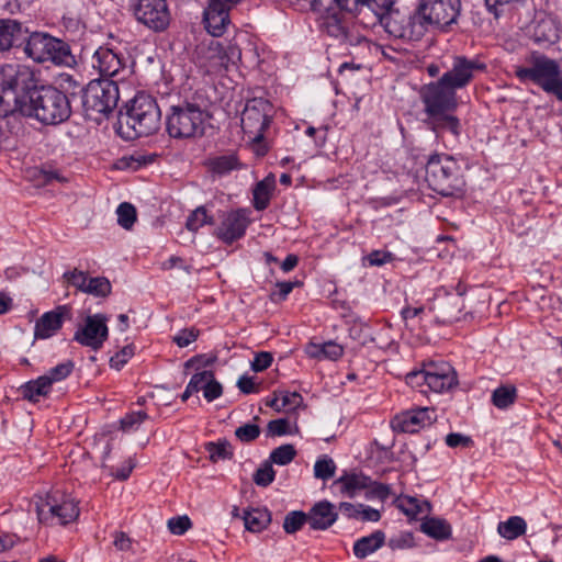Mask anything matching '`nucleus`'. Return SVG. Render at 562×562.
I'll return each mask as SVG.
<instances>
[{
    "instance_id": "2",
    "label": "nucleus",
    "mask_w": 562,
    "mask_h": 562,
    "mask_svg": "<svg viewBox=\"0 0 562 562\" xmlns=\"http://www.w3.org/2000/svg\"><path fill=\"white\" fill-rule=\"evenodd\" d=\"M41 86L40 79L30 67L4 65L0 77V114L20 119L24 104L34 98Z\"/></svg>"
},
{
    "instance_id": "52",
    "label": "nucleus",
    "mask_w": 562,
    "mask_h": 562,
    "mask_svg": "<svg viewBox=\"0 0 562 562\" xmlns=\"http://www.w3.org/2000/svg\"><path fill=\"white\" fill-rule=\"evenodd\" d=\"M259 435L260 427L255 424H245L235 430L236 438L245 443L256 440Z\"/></svg>"
},
{
    "instance_id": "38",
    "label": "nucleus",
    "mask_w": 562,
    "mask_h": 562,
    "mask_svg": "<svg viewBox=\"0 0 562 562\" xmlns=\"http://www.w3.org/2000/svg\"><path fill=\"white\" fill-rule=\"evenodd\" d=\"M204 449L209 452V459L213 463H216L220 460H231L234 457L232 445L226 439H221L216 442H205Z\"/></svg>"
},
{
    "instance_id": "50",
    "label": "nucleus",
    "mask_w": 562,
    "mask_h": 562,
    "mask_svg": "<svg viewBox=\"0 0 562 562\" xmlns=\"http://www.w3.org/2000/svg\"><path fill=\"white\" fill-rule=\"evenodd\" d=\"M428 364L425 366L422 370L412 371L406 374V383L411 387L420 389L422 393H425L426 390L423 387L426 385L428 387Z\"/></svg>"
},
{
    "instance_id": "58",
    "label": "nucleus",
    "mask_w": 562,
    "mask_h": 562,
    "mask_svg": "<svg viewBox=\"0 0 562 562\" xmlns=\"http://www.w3.org/2000/svg\"><path fill=\"white\" fill-rule=\"evenodd\" d=\"M199 331L194 328H184L180 330L175 337L173 341L180 347H187L191 342L195 341L198 338Z\"/></svg>"
},
{
    "instance_id": "13",
    "label": "nucleus",
    "mask_w": 562,
    "mask_h": 562,
    "mask_svg": "<svg viewBox=\"0 0 562 562\" xmlns=\"http://www.w3.org/2000/svg\"><path fill=\"white\" fill-rule=\"evenodd\" d=\"M272 104L263 98H252L246 102L241 113V128L245 134L252 135L259 143L271 122Z\"/></svg>"
},
{
    "instance_id": "4",
    "label": "nucleus",
    "mask_w": 562,
    "mask_h": 562,
    "mask_svg": "<svg viewBox=\"0 0 562 562\" xmlns=\"http://www.w3.org/2000/svg\"><path fill=\"white\" fill-rule=\"evenodd\" d=\"M71 115L70 100L66 93L54 86L42 85L34 98L24 104L21 116L36 119L45 125L66 122Z\"/></svg>"
},
{
    "instance_id": "16",
    "label": "nucleus",
    "mask_w": 562,
    "mask_h": 562,
    "mask_svg": "<svg viewBox=\"0 0 562 562\" xmlns=\"http://www.w3.org/2000/svg\"><path fill=\"white\" fill-rule=\"evenodd\" d=\"M437 419L434 408L417 407L402 412L391 420V427L396 432L415 434Z\"/></svg>"
},
{
    "instance_id": "20",
    "label": "nucleus",
    "mask_w": 562,
    "mask_h": 562,
    "mask_svg": "<svg viewBox=\"0 0 562 562\" xmlns=\"http://www.w3.org/2000/svg\"><path fill=\"white\" fill-rule=\"evenodd\" d=\"M428 389L442 393L449 391L458 384L457 372L447 362L428 364Z\"/></svg>"
},
{
    "instance_id": "25",
    "label": "nucleus",
    "mask_w": 562,
    "mask_h": 562,
    "mask_svg": "<svg viewBox=\"0 0 562 562\" xmlns=\"http://www.w3.org/2000/svg\"><path fill=\"white\" fill-rule=\"evenodd\" d=\"M419 16L417 9H415L413 13H404V22L400 24L402 25V30H400V33H396L394 37L406 41L422 40L426 34V29Z\"/></svg>"
},
{
    "instance_id": "10",
    "label": "nucleus",
    "mask_w": 562,
    "mask_h": 562,
    "mask_svg": "<svg viewBox=\"0 0 562 562\" xmlns=\"http://www.w3.org/2000/svg\"><path fill=\"white\" fill-rule=\"evenodd\" d=\"M23 50L36 63L52 61L55 65H68L72 59L69 46L47 33L29 34Z\"/></svg>"
},
{
    "instance_id": "40",
    "label": "nucleus",
    "mask_w": 562,
    "mask_h": 562,
    "mask_svg": "<svg viewBox=\"0 0 562 562\" xmlns=\"http://www.w3.org/2000/svg\"><path fill=\"white\" fill-rule=\"evenodd\" d=\"M20 125L21 120L19 117L0 114V147H10L12 136Z\"/></svg>"
},
{
    "instance_id": "6",
    "label": "nucleus",
    "mask_w": 562,
    "mask_h": 562,
    "mask_svg": "<svg viewBox=\"0 0 562 562\" xmlns=\"http://www.w3.org/2000/svg\"><path fill=\"white\" fill-rule=\"evenodd\" d=\"M209 119V112L198 103L182 101L169 108L166 131L170 137L177 139L202 136Z\"/></svg>"
},
{
    "instance_id": "17",
    "label": "nucleus",
    "mask_w": 562,
    "mask_h": 562,
    "mask_svg": "<svg viewBox=\"0 0 562 562\" xmlns=\"http://www.w3.org/2000/svg\"><path fill=\"white\" fill-rule=\"evenodd\" d=\"M240 0H209L204 10L203 23L213 37L222 36L231 24L229 10Z\"/></svg>"
},
{
    "instance_id": "42",
    "label": "nucleus",
    "mask_w": 562,
    "mask_h": 562,
    "mask_svg": "<svg viewBox=\"0 0 562 562\" xmlns=\"http://www.w3.org/2000/svg\"><path fill=\"white\" fill-rule=\"evenodd\" d=\"M117 223L124 229H131L136 222L137 213L133 204L123 202L117 206Z\"/></svg>"
},
{
    "instance_id": "54",
    "label": "nucleus",
    "mask_w": 562,
    "mask_h": 562,
    "mask_svg": "<svg viewBox=\"0 0 562 562\" xmlns=\"http://www.w3.org/2000/svg\"><path fill=\"white\" fill-rule=\"evenodd\" d=\"M289 420L286 418H279L270 420L267 425V436H284L289 432Z\"/></svg>"
},
{
    "instance_id": "49",
    "label": "nucleus",
    "mask_w": 562,
    "mask_h": 562,
    "mask_svg": "<svg viewBox=\"0 0 562 562\" xmlns=\"http://www.w3.org/2000/svg\"><path fill=\"white\" fill-rule=\"evenodd\" d=\"M135 346L133 344L124 346L110 358V367L121 370L127 361L134 356Z\"/></svg>"
},
{
    "instance_id": "28",
    "label": "nucleus",
    "mask_w": 562,
    "mask_h": 562,
    "mask_svg": "<svg viewBox=\"0 0 562 562\" xmlns=\"http://www.w3.org/2000/svg\"><path fill=\"white\" fill-rule=\"evenodd\" d=\"M371 479L361 473H346L335 481L336 485H340L342 494L353 497L360 490L369 487Z\"/></svg>"
},
{
    "instance_id": "23",
    "label": "nucleus",
    "mask_w": 562,
    "mask_h": 562,
    "mask_svg": "<svg viewBox=\"0 0 562 562\" xmlns=\"http://www.w3.org/2000/svg\"><path fill=\"white\" fill-rule=\"evenodd\" d=\"M312 5L319 12L318 26L323 33L340 34L341 24H339L335 11L339 7L333 0H313Z\"/></svg>"
},
{
    "instance_id": "37",
    "label": "nucleus",
    "mask_w": 562,
    "mask_h": 562,
    "mask_svg": "<svg viewBox=\"0 0 562 562\" xmlns=\"http://www.w3.org/2000/svg\"><path fill=\"white\" fill-rule=\"evenodd\" d=\"M517 396V389L515 385L503 384L493 391L491 402L498 409H506L516 402Z\"/></svg>"
},
{
    "instance_id": "60",
    "label": "nucleus",
    "mask_w": 562,
    "mask_h": 562,
    "mask_svg": "<svg viewBox=\"0 0 562 562\" xmlns=\"http://www.w3.org/2000/svg\"><path fill=\"white\" fill-rule=\"evenodd\" d=\"M294 285L295 283L289 281L278 282V291H273L270 294V300L274 303L284 301L288 297V295L292 292Z\"/></svg>"
},
{
    "instance_id": "12",
    "label": "nucleus",
    "mask_w": 562,
    "mask_h": 562,
    "mask_svg": "<svg viewBox=\"0 0 562 562\" xmlns=\"http://www.w3.org/2000/svg\"><path fill=\"white\" fill-rule=\"evenodd\" d=\"M203 66L209 74H220L227 71L231 66H236L241 60V50L232 43H222L211 40L207 45L200 47Z\"/></svg>"
},
{
    "instance_id": "34",
    "label": "nucleus",
    "mask_w": 562,
    "mask_h": 562,
    "mask_svg": "<svg viewBox=\"0 0 562 562\" xmlns=\"http://www.w3.org/2000/svg\"><path fill=\"white\" fill-rule=\"evenodd\" d=\"M52 390L48 379L38 376L35 380H31L20 387L23 398L30 402H38L40 397L47 396Z\"/></svg>"
},
{
    "instance_id": "45",
    "label": "nucleus",
    "mask_w": 562,
    "mask_h": 562,
    "mask_svg": "<svg viewBox=\"0 0 562 562\" xmlns=\"http://www.w3.org/2000/svg\"><path fill=\"white\" fill-rule=\"evenodd\" d=\"M336 464L328 456H323L315 462L314 475L316 479L327 481L335 475Z\"/></svg>"
},
{
    "instance_id": "56",
    "label": "nucleus",
    "mask_w": 562,
    "mask_h": 562,
    "mask_svg": "<svg viewBox=\"0 0 562 562\" xmlns=\"http://www.w3.org/2000/svg\"><path fill=\"white\" fill-rule=\"evenodd\" d=\"M191 527L188 516L172 517L168 520V528L173 535H183Z\"/></svg>"
},
{
    "instance_id": "47",
    "label": "nucleus",
    "mask_w": 562,
    "mask_h": 562,
    "mask_svg": "<svg viewBox=\"0 0 562 562\" xmlns=\"http://www.w3.org/2000/svg\"><path fill=\"white\" fill-rule=\"evenodd\" d=\"M75 363L71 360H67L63 363L57 364L52 368L46 374L43 376L48 379L49 385L53 383L65 380L67 376L71 374L74 371Z\"/></svg>"
},
{
    "instance_id": "43",
    "label": "nucleus",
    "mask_w": 562,
    "mask_h": 562,
    "mask_svg": "<svg viewBox=\"0 0 562 562\" xmlns=\"http://www.w3.org/2000/svg\"><path fill=\"white\" fill-rule=\"evenodd\" d=\"M295 456L296 450L294 446L286 443L272 450L269 462L278 465H286L295 458Z\"/></svg>"
},
{
    "instance_id": "39",
    "label": "nucleus",
    "mask_w": 562,
    "mask_h": 562,
    "mask_svg": "<svg viewBox=\"0 0 562 562\" xmlns=\"http://www.w3.org/2000/svg\"><path fill=\"white\" fill-rule=\"evenodd\" d=\"M402 22H404V12L391 5L385 11L378 25L382 26L391 36H395V34L400 33V30H402V25H400Z\"/></svg>"
},
{
    "instance_id": "46",
    "label": "nucleus",
    "mask_w": 562,
    "mask_h": 562,
    "mask_svg": "<svg viewBox=\"0 0 562 562\" xmlns=\"http://www.w3.org/2000/svg\"><path fill=\"white\" fill-rule=\"evenodd\" d=\"M205 224H213V220L207 215L204 206H199L188 216L186 227L191 232H196Z\"/></svg>"
},
{
    "instance_id": "55",
    "label": "nucleus",
    "mask_w": 562,
    "mask_h": 562,
    "mask_svg": "<svg viewBox=\"0 0 562 562\" xmlns=\"http://www.w3.org/2000/svg\"><path fill=\"white\" fill-rule=\"evenodd\" d=\"M223 394L222 384L215 380V376L209 379L207 383L204 385L203 396L207 402H213Z\"/></svg>"
},
{
    "instance_id": "57",
    "label": "nucleus",
    "mask_w": 562,
    "mask_h": 562,
    "mask_svg": "<svg viewBox=\"0 0 562 562\" xmlns=\"http://www.w3.org/2000/svg\"><path fill=\"white\" fill-rule=\"evenodd\" d=\"M414 544V538L411 532H400L398 535L393 536L389 540V547L393 550L395 549H406L411 548Z\"/></svg>"
},
{
    "instance_id": "7",
    "label": "nucleus",
    "mask_w": 562,
    "mask_h": 562,
    "mask_svg": "<svg viewBox=\"0 0 562 562\" xmlns=\"http://www.w3.org/2000/svg\"><path fill=\"white\" fill-rule=\"evenodd\" d=\"M126 124L134 131L135 137H146L156 133L161 125V112L156 99L145 92H138L126 105Z\"/></svg>"
},
{
    "instance_id": "35",
    "label": "nucleus",
    "mask_w": 562,
    "mask_h": 562,
    "mask_svg": "<svg viewBox=\"0 0 562 562\" xmlns=\"http://www.w3.org/2000/svg\"><path fill=\"white\" fill-rule=\"evenodd\" d=\"M420 530L436 540H446L451 536V526L441 518H427L420 525Z\"/></svg>"
},
{
    "instance_id": "1",
    "label": "nucleus",
    "mask_w": 562,
    "mask_h": 562,
    "mask_svg": "<svg viewBox=\"0 0 562 562\" xmlns=\"http://www.w3.org/2000/svg\"><path fill=\"white\" fill-rule=\"evenodd\" d=\"M486 68V64L479 58L456 56L451 69L422 89V100L427 115L454 111L458 106L456 91L465 88L473 80L475 72H485Z\"/></svg>"
},
{
    "instance_id": "9",
    "label": "nucleus",
    "mask_w": 562,
    "mask_h": 562,
    "mask_svg": "<svg viewBox=\"0 0 562 562\" xmlns=\"http://www.w3.org/2000/svg\"><path fill=\"white\" fill-rule=\"evenodd\" d=\"M40 522L48 525H67L79 516L77 501L60 490L50 491L45 498L35 503Z\"/></svg>"
},
{
    "instance_id": "30",
    "label": "nucleus",
    "mask_w": 562,
    "mask_h": 562,
    "mask_svg": "<svg viewBox=\"0 0 562 562\" xmlns=\"http://www.w3.org/2000/svg\"><path fill=\"white\" fill-rule=\"evenodd\" d=\"M429 116V125L431 130L437 134H441L445 132L451 133L453 136L458 137L461 133V124L457 116L451 115L449 113L438 114V115H428Z\"/></svg>"
},
{
    "instance_id": "26",
    "label": "nucleus",
    "mask_w": 562,
    "mask_h": 562,
    "mask_svg": "<svg viewBox=\"0 0 562 562\" xmlns=\"http://www.w3.org/2000/svg\"><path fill=\"white\" fill-rule=\"evenodd\" d=\"M274 190L276 178L272 173H269L261 181L257 182L252 190V206L255 210H266L270 204V200Z\"/></svg>"
},
{
    "instance_id": "36",
    "label": "nucleus",
    "mask_w": 562,
    "mask_h": 562,
    "mask_svg": "<svg viewBox=\"0 0 562 562\" xmlns=\"http://www.w3.org/2000/svg\"><path fill=\"white\" fill-rule=\"evenodd\" d=\"M527 524L520 516H512L505 521H499L497 532L507 540H514L525 535Z\"/></svg>"
},
{
    "instance_id": "44",
    "label": "nucleus",
    "mask_w": 562,
    "mask_h": 562,
    "mask_svg": "<svg viewBox=\"0 0 562 562\" xmlns=\"http://www.w3.org/2000/svg\"><path fill=\"white\" fill-rule=\"evenodd\" d=\"M308 524V516L302 510L290 512L283 521V529L286 533H295L304 524Z\"/></svg>"
},
{
    "instance_id": "14",
    "label": "nucleus",
    "mask_w": 562,
    "mask_h": 562,
    "mask_svg": "<svg viewBox=\"0 0 562 562\" xmlns=\"http://www.w3.org/2000/svg\"><path fill=\"white\" fill-rule=\"evenodd\" d=\"M108 321L102 313L88 315L85 324L76 330L74 340L95 351L101 349L109 337Z\"/></svg>"
},
{
    "instance_id": "11",
    "label": "nucleus",
    "mask_w": 562,
    "mask_h": 562,
    "mask_svg": "<svg viewBox=\"0 0 562 562\" xmlns=\"http://www.w3.org/2000/svg\"><path fill=\"white\" fill-rule=\"evenodd\" d=\"M426 29L447 32L457 23L461 11L460 0H419L416 7Z\"/></svg>"
},
{
    "instance_id": "18",
    "label": "nucleus",
    "mask_w": 562,
    "mask_h": 562,
    "mask_svg": "<svg viewBox=\"0 0 562 562\" xmlns=\"http://www.w3.org/2000/svg\"><path fill=\"white\" fill-rule=\"evenodd\" d=\"M249 225L247 211L239 209L227 213L216 229V236L223 243L231 245L235 240L241 238Z\"/></svg>"
},
{
    "instance_id": "19",
    "label": "nucleus",
    "mask_w": 562,
    "mask_h": 562,
    "mask_svg": "<svg viewBox=\"0 0 562 562\" xmlns=\"http://www.w3.org/2000/svg\"><path fill=\"white\" fill-rule=\"evenodd\" d=\"M93 68L98 69L102 77H116L125 68V58L114 49L101 46L93 54Z\"/></svg>"
},
{
    "instance_id": "61",
    "label": "nucleus",
    "mask_w": 562,
    "mask_h": 562,
    "mask_svg": "<svg viewBox=\"0 0 562 562\" xmlns=\"http://www.w3.org/2000/svg\"><path fill=\"white\" fill-rule=\"evenodd\" d=\"M319 352L324 356V358L337 360L342 356L344 349L340 345L334 341H328L319 347Z\"/></svg>"
},
{
    "instance_id": "21",
    "label": "nucleus",
    "mask_w": 562,
    "mask_h": 562,
    "mask_svg": "<svg viewBox=\"0 0 562 562\" xmlns=\"http://www.w3.org/2000/svg\"><path fill=\"white\" fill-rule=\"evenodd\" d=\"M69 312L67 305L57 306L55 310L44 313L35 323V339H48L57 334L63 327L66 314Z\"/></svg>"
},
{
    "instance_id": "29",
    "label": "nucleus",
    "mask_w": 562,
    "mask_h": 562,
    "mask_svg": "<svg viewBox=\"0 0 562 562\" xmlns=\"http://www.w3.org/2000/svg\"><path fill=\"white\" fill-rule=\"evenodd\" d=\"M385 535L381 530L372 532L370 536L362 537L353 544V553L358 559H364L383 546Z\"/></svg>"
},
{
    "instance_id": "64",
    "label": "nucleus",
    "mask_w": 562,
    "mask_h": 562,
    "mask_svg": "<svg viewBox=\"0 0 562 562\" xmlns=\"http://www.w3.org/2000/svg\"><path fill=\"white\" fill-rule=\"evenodd\" d=\"M280 397H281V407H283V408H285V407L295 408V407H299L303 402V397L297 392L282 391V392H280Z\"/></svg>"
},
{
    "instance_id": "62",
    "label": "nucleus",
    "mask_w": 562,
    "mask_h": 562,
    "mask_svg": "<svg viewBox=\"0 0 562 562\" xmlns=\"http://www.w3.org/2000/svg\"><path fill=\"white\" fill-rule=\"evenodd\" d=\"M368 488L371 497H375L382 502L387 499L389 496L391 495V487L389 485L374 482L372 480Z\"/></svg>"
},
{
    "instance_id": "8",
    "label": "nucleus",
    "mask_w": 562,
    "mask_h": 562,
    "mask_svg": "<svg viewBox=\"0 0 562 562\" xmlns=\"http://www.w3.org/2000/svg\"><path fill=\"white\" fill-rule=\"evenodd\" d=\"M119 99V87L114 80H91L81 89L83 114L91 120L97 121V115L110 114L116 108Z\"/></svg>"
},
{
    "instance_id": "22",
    "label": "nucleus",
    "mask_w": 562,
    "mask_h": 562,
    "mask_svg": "<svg viewBox=\"0 0 562 562\" xmlns=\"http://www.w3.org/2000/svg\"><path fill=\"white\" fill-rule=\"evenodd\" d=\"M29 31L16 20H0V52L25 46Z\"/></svg>"
},
{
    "instance_id": "48",
    "label": "nucleus",
    "mask_w": 562,
    "mask_h": 562,
    "mask_svg": "<svg viewBox=\"0 0 562 562\" xmlns=\"http://www.w3.org/2000/svg\"><path fill=\"white\" fill-rule=\"evenodd\" d=\"M276 477V471L272 468L271 462L265 461L260 468L254 473V482L261 487L269 486Z\"/></svg>"
},
{
    "instance_id": "41",
    "label": "nucleus",
    "mask_w": 562,
    "mask_h": 562,
    "mask_svg": "<svg viewBox=\"0 0 562 562\" xmlns=\"http://www.w3.org/2000/svg\"><path fill=\"white\" fill-rule=\"evenodd\" d=\"M112 285L105 277L88 278L86 290L83 293L91 294L97 297H105L111 293Z\"/></svg>"
},
{
    "instance_id": "53",
    "label": "nucleus",
    "mask_w": 562,
    "mask_h": 562,
    "mask_svg": "<svg viewBox=\"0 0 562 562\" xmlns=\"http://www.w3.org/2000/svg\"><path fill=\"white\" fill-rule=\"evenodd\" d=\"M148 418L145 412H133L121 419V428L130 431Z\"/></svg>"
},
{
    "instance_id": "3",
    "label": "nucleus",
    "mask_w": 562,
    "mask_h": 562,
    "mask_svg": "<svg viewBox=\"0 0 562 562\" xmlns=\"http://www.w3.org/2000/svg\"><path fill=\"white\" fill-rule=\"evenodd\" d=\"M425 181L436 193L447 198H461L465 192V178L461 165L451 155L434 153L427 156Z\"/></svg>"
},
{
    "instance_id": "51",
    "label": "nucleus",
    "mask_w": 562,
    "mask_h": 562,
    "mask_svg": "<svg viewBox=\"0 0 562 562\" xmlns=\"http://www.w3.org/2000/svg\"><path fill=\"white\" fill-rule=\"evenodd\" d=\"M63 278L69 285L76 288L81 292H85L88 281V274L86 272L80 271L78 269H74L71 271H66Z\"/></svg>"
},
{
    "instance_id": "24",
    "label": "nucleus",
    "mask_w": 562,
    "mask_h": 562,
    "mask_svg": "<svg viewBox=\"0 0 562 562\" xmlns=\"http://www.w3.org/2000/svg\"><path fill=\"white\" fill-rule=\"evenodd\" d=\"M308 525L314 530H326L337 520L335 506L328 501L316 503L307 513Z\"/></svg>"
},
{
    "instance_id": "63",
    "label": "nucleus",
    "mask_w": 562,
    "mask_h": 562,
    "mask_svg": "<svg viewBox=\"0 0 562 562\" xmlns=\"http://www.w3.org/2000/svg\"><path fill=\"white\" fill-rule=\"evenodd\" d=\"M213 376V372L210 370H204L202 372H196L192 375L189 381L190 389H194L196 392L203 391L204 385L207 383L209 379Z\"/></svg>"
},
{
    "instance_id": "59",
    "label": "nucleus",
    "mask_w": 562,
    "mask_h": 562,
    "mask_svg": "<svg viewBox=\"0 0 562 562\" xmlns=\"http://www.w3.org/2000/svg\"><path fill=\"white\" fill-rule=\"evenodd\" d=\"M272 360H273V357L270 352L260 351L255 356V358L251 362V369L255 372H261L271 366Z\"/></svg>"
},
{
    "instance_id": "15",
    "label": "nucleus",
    "mask_w": 562,
    "mask_h": 562,
    "mask_svg": "<svg viewBox=\"0 0 562 562\" xmlns=\"http://www.w3.org/2000/svg\"><path fill=\"white\" fill-rule=\"evenodd\" d=\"M133 12L139 23L153 31H164L169 24L166 0H137Z\"/></svg>"
},
{
    "instance_id": "27",
    "label": "nucleus",
    "mask_w": 562,
    "mask_h": 562,
    "mask_svg": "<svg viewBox=\"0 0 562 562\" xmlns=\"http://www.w3.org/2000/svg\"><path fill=\"white\" fill-rule=\"evenodd\" d=\"M204 166L213 176L223 177L233 170L240 169L241 164L236 155L229 154L209 157L205 160Z\"/></svg>"
},
{
    "instance_id": "32",
    "label": "nucleus",
    "mask_w": 562,
    "mask_h": 562,
    "mask_svg": "<svg viewBox=\"0 0 562 562\" xmlns=\"http://www.w3.org/2000/svg\"><path fill=\"white\" fill-rule=\"evenodd\" d=\"M536 42L542 44H554L560 40V29L557 22L551 19H543L537 23L533 31Z\"/></svg>"
},
{
    "instance_id": "33",
    "label": "nucleus",
    "mask_w": 562,
    "mask_h": 562,
    "mask_svg": "<svg viewBox=\"0 0 562 562\" xmlns=\"http://www.w3.org/2000/svg\"><path fill=\"white\" fill-rule=\"evenodd\" d=\"M241 518L247 530L259 532L270 524L271 514L267 508L258 507L244 510Z\"/></svg>"
},
{
    "instance_id": "5",
    "label": "nucleus",
    "mask_w": 562,
    "mask_h": 562,
    "mask_svg": "<svg viewBox=\"0 0 562 562\" xmlns=\"http://www.w3.org/2000/svg\"><path fill=\"white\" fill-rule=\"evenodd\" d=\"M514 72L520 82H532L544 92L562 100V75L557 60L544 54L532 52L527 57L526 65L516 66Z\"/></svg>"
},
{
    "instance_id": "31",
    "label": "nucleus",
    "mask_w": 562,
    "mask_h": 562,
    "mask_svg": "<svg viewBox=\"0 0 562 562\" xmlns=\"http://www.w3.org/2000/svg\"><path fill=\"white\" fill-rule=\"evenodd\" d=\"M395 504L398 509L411 518H417L419 515H427L431 510V505L428 501H419L413 496L397 497Z\"/></svg>"
}]
</instances>
